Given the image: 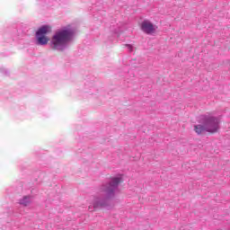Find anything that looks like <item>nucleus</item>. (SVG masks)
<instances>
[{
  "label": "nucleus",
  "mask_w": 230,
  "mask_h": 230,
  "mask_svg": "<svg viewBox=\"0 0 230 230\" xmlns=\"http://www.w3.org/2000/svg\"><path fill=\"white\" fill-rule=\"evenodd\" d=\"M140 30L146 35H153V33H155V30H157V26L154 25L150 21L144 20L141 22Z\"/></svg>",
  "instance_id": "4"
},
{
  "label": "nucleus",
  "mask_w": 230,
  "mask_h": 230,
  "mask_svg": "<svg viewBox=\"0 0 230 230\" xmlns=\"http://www.w3.org/2000/svg\"><path fill=\"white\" fill-rule=\"evenodd\" d=\"M51 31V26L49 25H43L41 26L36 32V35L45 36L48 35Z\"/></svg>",
  "instance_id": "5"
},
{
  "label": "nucleus",
  "mask_w": 230,
  "mask_h": 230,
  "mask_svg": "<svg viewBox=\"0 0 230 230\" xmlns=\"http://www.w3.org/2000/svg\"><path fill=\"white\" fill-rule=\"evenodd\" d=\"M31 203V198L29 196H24L22 199L19 200V204H21V206H30V204Z\"/></svg>",
  "instance_id": "8"
},
{
  "label": "nucleus",
  "mask_w": 230,
  "mask_h": 230,
  "mask_svg": "<svg viewBox=\"0 0 230 230\" xmlns=\"http://www.w3.org/2000/svg\"><path fill=\"white\" fill-rule=\"evenodd\" d=\"M221 121L222 117H217L213 113L201 115L199 120L201 125H205L206 132H208L209 134H217V132L220 130Z\"/></svg>",
  "instance_id": "3"
},
{
  "label": "nucleus",
  "mask_w": 230,
  "mask_h": 230,
  "mask_svg": "<svg viewBox=\"0 0 230 230\" xmlns=\"http://www.w3.org/2000/svg\"><path fill=\"white\" fill-rule=\"evenodd\" d=\"M115 33H118V31H115Z\"/></svg>",
  "instance_id": "11"
},
{
  "label": "nucleus",
  "mask_w": 230,
  "mask_h": 230,
  "mask_svg": "<svg viewBox=\"0 0 230 230\" xmlns=\"http://www.w3.org/2000/svg\"><path fill=\"white\" fill-rule=\"evenodd\" d=\"M1 72L4 73L5 75H8V71L6 69H4V68L1 69Z\"/></svg>",
  "instance_id": "10"
},
{
  "label": "nucleus",
  "mask_w": 230,
  "mask_h": 230,
  "mask_svg": "<svg viewBox=\"0 0 230 230\" xmlns=\"http://www.w3.org/2000/svg\"><path fill=\"white\" fill-rule=\"evenodd\" d=\"M75 32L71 29L63 28L57 31L52 36L49 45L54 51H66L73 41Z\"/></svg>",
  "instance_id": "2"
},
{
  "label": "nucleus",
  "mask_w": 230,
  "mask_h": 230,
  "mask_svg": "<svg viewBox=\"0 0 230 230\" xmlns=\"http://www.w3.org/2000/svg\"><path fill=\"white\" fill-rule=\"evenodd\" d=\"M194 131L198 136H200L203 132H206V126L205 124H198L194 126Z\"/></svg>",
  "instance_id": "7"
},
{
  "label": "nucleus",
  "mask_w": 230,
  "mask_h": 230,
  "mask_svg": "<svg viewBox=\"0 0 230 230\" xmlns=\"http://www.w3.org/2000/svg\"><path fill=\"white\" fill-rule=\"evenodd\" d=\"M121 183V177L111 178L110 181L103 183L100 189V194L93 197L92 206L88 207V211L94 209H103V208H111V199H114L119 193V184Z\"/></svg>",
  "instance_id": "1"
},
{
  "label": "nucleus",
  "mask_w": 230,
  "mask_h": 230,
  "mask_svg": "<svg viewBox=\"0 0 230 230\" xmlns=\"http://www.w3.org/2000/svg\"><path fill=\"white\" fill-rule=\"evenodd\" d=\"M126 48L128 49V51L129 53H132V52L136 49V48L134 47V45H131V44H126Z\"/></svg>",
  "instance_id": "9"
},
{
  "label": "nucleus",
  "mask_w": 230,
  "mask_h": 230,
  "mask_svg": "<svg viewBox=\"0 0 230 230\" xmlns=\"http://www.w3.org/2000/svg\"><path fill=\"white\" fill-rule=\"evenodd\" d=\"M36 40H37L38 46H46V44L49 42V39H48V37L37 35V34H36Z\"/></svg>",
  "instance_id": "6"
}]
</instances>
